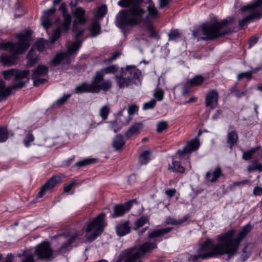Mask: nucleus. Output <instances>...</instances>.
<instances>
[{"label":"nucleus","mask_w":262,"mask_h":262,"mask_svg":"<svg viewBox=\"0 0 262 262\" xmlns=\"http://www.w3.org/2000/svg\"><path fill=\"white\" fill-rule=\"evenodd\" d=\"M12 92V88L6 86L5 82L0 80V101L6 100L10 95Z\"/></svg>","instance_id":"nucleus-25"},{"label":"nucleus","mask_w":262,"mask_h":262,"mask_svg":"<svg viewBox=\"0 0 262 262\" xmlns=\"http://www.w3.org/2000/svg\"><path fill=\"white\" fill-rule=\"evenodd\" d=\"M78 235L77 233L71 235L66 238V240L63 242L60 247L58 250L59 254L65 253L69 251L71 247V245L77 238Z\"/></svg>","instance_id":"nucleus-20"},{"label":"nucleus","mask_w":262,"mask_h":262,"mask_svg":"<svg viewBox=\"0 0 262 262\" xmlns=\"http://www.w3.org/2000/svg\"><path fill=\"white\" fill-rule=\"evenodd\" d=\"M168 127V122L165 121H160L157 124L156 130L158 133H161L163 131L167 129Z\"/></svg>","instance_id":"nucleus-42"},{"label":"nucleus","mask_w":262,"mask_h":262,"mask_svg":"<svg viewBox=\"0 0 262 262\" xmlns=\"http://www.w3.org/2000/svg\"><path fill=\"white\" fill-rule=\"evenodd\" d=\"M234 21L232 17H228L220 21L215 20L212 22L204 23L200 25L199 29L192 31V35L200 40L207 41L214 40L232 32L231 29L227 27Z\"/></svg>","instance_id":"nucleus-3"},{"label":"nucleus","mask_w":262,"mask_h":262,"mask_svg":"<svg viewBox=\"0 0 262 262\" xmlns=\"http://www.w3.org/2000/svg\"><path fill=\"white\" fill-rule=\"evenodd\" d=\"M61 30L60 28H57L53 33V36L51 39V43H54V42L60 36Z\"/></svg>","instance_id":"nucleus-49"},{"label":"nucleus","mask_w":262,"mask_h":262,"mask_svg":"<svg viewBox=\"0 0 262 262\" xmlns=\"http://www.w3.org/2000/svg\"><path fill=\"white\" fill-rule=\"evenodd\" d=\"M253 194L255 195H262V188L260 187H255L253 190Z\"/></svg>","instance_id":"nucleus-61"},{"label":"nucleus","mask_w":262,"mask_h":262,"mask_svg":"<svg viewBox=\"0 0 262 262\" xmlns=\"http://www.w3.org/2000/svg\"><path fill=\"white\" fill-rule=\"evenodd\" d=\"M247 170L250 172L252 171H262V164L259 163L257 159H254L251 162L250 165L247 167Z\"/></svg>","instance_id":"nucleus-31"},{"label":"nucleus","mask_w":262,"mask_h":262,"mask_svg":"<svg viewBox=\"0 0 262 262\" xmlns=\"http://www.w3.org/2000/svg\"><path fill=\"white\" fill-rule=\"evenodd\" d=\"M176 192V190L175 189H168L165 191V194L169 198H172L174 196V194Z\"/></svg>","instance_id":"nucleus-59"},{"label":"nucleus","mask_w":262,"mask_h":262,"mask_svg":"<svg viewBox=\"0 0 262 262\" xmlns=\"http://www.w3.org/2000/svg\"><path fill=\"white\" fill-rule=\"evenodd\" d=\"M154 96L158 101H161L163 99L164 93L162 90H157L155 91Z\"/></svg>","instance_id":"nucleus-51"},{"label":"nucleus","mask_w":262,"mask_h":262,"mask_svg":"<svg viewBox=\"0 0 262 262\" xmlns=\"http://www.w3.org/2000/svg\"><path fill=\"white\" fill-rule=\"evenodd\" d=\"M204 80V78L201 75H199L190 80H188L187 82L192 87L201 85Z\"/></svg>","instance_id":"nucleus-34"},{"label":"nucleus","mask_w":262,"mask_h":262,"mask_svg":"<svg viewBox=\"0 0 262 262\" xmlns=\"http://www.w3.org/2000/svg\"><path fill=\"white\" fill-rule=\"evenodd\" d=\"M250 224L244 226L236 237H234L235 230L230 229L228 231L216 236L217 243L212 239L207 237L198 249L197 254L187 255L189 262H195L200 259L218 257L224 255H227V260L234 256L237 253L241 242L251 230Z\"/></svg>","instance_id":"nucleus-1"},{"label":"nucleus","mask_w":262,"mask_h":262,"mask_svg":"<svg viewBox=\"0 0 262 262\" xmlns=\"http://www.w3.org/2000/svg\"><path fill=\"white\" fill-rule=\"evenodd\" d=\"M238 139V135L235 130H232L228 133L226 142L231 149L236 144Z\"/></svg>","instance_id":"nucleus-27"},{"label":"nucleus","mask_w":262,"mask_h":262,"mask_svg":"<svg viewBox=\"0 0 262 262\" xmlns=\"http://www.w3.org/2000/svg\"><path fill=\"white\" fill-rule=\"evenodd\" d=\"M118 70L117 65L113 64L103 68L97 71L91 83L86 82L77 85L75 89V93L81 94L84 93H98L101 90L107 91L112 86V81L107 79L103 80L105 74H114Z\"/></svg>","instance_id":"nucleus-4"},{"label":"nucleus","mask_w":262,"mask_h":262,"mask_svg":"<svg viewBox=\"0 0 262 262\" xmlns=\"http://www.w3.org/2000/svg\"><path fill=\"white\" fill-rule=\"evenodd\" d=\"M96 160L94 158H87L76 162V165L79 167L84 166L95 163Z\"/></svg>","instance_id":"nucleus-43"},{"label":"nucleus","mask_w":262,"mask_h":262,"mask_svg":"<svg viewBox=\"0 0 262 262\" xmlns=\"http://www.w3.org/2000/svg\"><path fill=\"white\" fill-rule=\"evenodd\" d=\"M143 0H121L118 4L121 7H128L127 10H122L116 16V25L124 30L127 26L137 25L143 20L145 11L139 5Z\"/></svg>","instance_id":"nucleus-2"},{"label":"nucleus","mask_w":262,"mask_h":262,"mask_svg":"<svg viewBox=\"0 0 262 262\" xmlns=\"http://www.w3.org/2000/svg\"><path fill=\"white\" fill-rule=\"evenodd\" d=\"M199 146V140L197 139H194L188 142L182 149L178 150L177 154L179 157H182L197 150Z\"/></svg>","instance_id":"nucleus-18"},{"label":"nucleus","mask_w":262,"mask_h":262,"mask_svg":"<svg viewBox=\"0 0 262 262\" xmlns=\"http://www.w3.org/2000/svg\"><path fill=\"white\" fill-rule=\"evenodd\" d=\"M71 96V94L64 95L61 98L58 99L56 101V103L58 105H59V106L62 105L67 101V100L70 98Z\"/></svg>","instance_id":"nucleus-48"},{"label":"nucleus","mask_w":262,"mask_h":262,"mask_svg":"<svg viewBox=\"0 0 262 262\" xmlns=\"http://www.w3.org/2000/svg\"><path fill=\"white\" fill-rule=\"evenodd\" d=\"M247 11L249 14L239 21L238 27L240 29L247 23L262 17V0H257L254 3L247 5L241 8L242 12Z\"/></svg>","instance_id":"nucleus-9"},{"label":"nucleus","mask_w":262,"mask_h":262,"mask_svg":"<svg viewBox=\"0 0 262 262\" xmlns=\"http://www.w3.org/2000/svg\"><path fill=\"white\" fill-rule=\"evenodd\" d=\"M29 74V71L27 70L19 71L17 70L12 69L3 72V75L6 80L14 78L15 80H19L27 78Z\"/></svg>","instance_id":"nucleus-14"},{"label":"nucleus","mask_w":262,"mask_h":262,"mask_svg":"<svg viewBox=\"0 0 262 262\" xmlns=\"http://www.w3.org/2000/svg\"><path fill=\"white\" fill-rule=\"evenodd\" d=\"M150 152L148 150L143 151L139 157V161L141 164H146L149 161Z\"/></svg>","instance_id":"nucleus-38"},{"label":"nucleus","mask_w":262,"mask_h":262,"mask_svg":"<svg viewBox=\"0 0 262 262\" xmlns=\"http://www.w3.org/2000/svg\"><path fill=\"white\" fill-rule=\"evenodd\" d=\"M168 169L174 172L184 173L185 168L178 161H172L171 165H169Z\"/></svg>","instance_id":"nucleus-33"},{"label":"nucleus","mask_w":262,"mask_h":262,"mask_svg":"<svg viewBox=\"0 0 262 262\" xmlns=\"http://www.w3.org/2000/svg\"><path fill=\"white\" fill-rule=\"evenodd\" d=\"M120 55V53L119 52H116V53H114L111 57H110V58L106 59L105 60V61L107 62H112L113 61L116 60L117 58H118L119 56Z\"/></svg>","instance_id":"nucleus-56"},{"label":"nucleus","mask_w":262,"mask_h":262,"mask_svg":"<svg viewBox=\"0 0 262 262\" xmlns=\"http://www.w3.org/2000/svg\"><path fill=\"white\" fill-rule=\"evenodd\" d=\"M82 40H76L67 43V52L57 54L51 60V63L56 66L59 64H69L71 61L70 56L76 54L81 46Z\"/></svg>","instance_id":"nucleus-8"},{"label":"nucleus","mask_w":262,"mask_h":262,"mask_svg":"<svg viewBox=\"0 0 262 262\" xmlns=\"http://www.w3.org/2000/svg\"><path fill=\"white\" fill-rule=\"evenodd\" d=\"M191 87L192 86L187 82L185 83L183 87V95L186 96L189 93Z\"/></svg>","instance_id":"nucleus-54"},{"label":"nucleus","mask_w":262,"mask_h":262,"mask_svg":"<svg viewBox=\"0 0 262 262\" xmlns=\"http://www.w3.org/2000/svg\"><path fill=\"white\" fill-rule=\"evenodd\" d=\"M134 202H136V199L130 200L124 204L115 205L113 208L114 213L112 214V216H122L130 209Z\"/></svg>","instance_id":"nucleus-16"},{"label":"nucleus","mask_w":262,"mask_h":262,"mask_svg":"<svg viewBox=\"0 0 262 262\" xmlns=\"http://www.w3.org/2000/svg\"><path fill=\"white\" fill-rule=\"evenodd\" d=\"M53 251L49 242H43L37 245L34 251L35 255L38 259L50 260L52 258Z\"/></svg>","instance_id":"nucleus-12"},{"label":"nucleus","mask_w":262,"mask_h":262,"mask_svg":"<svg viewBox=\"0 0 262 262\" xmlns=\"http://www.w3.org/2000/svg\"><path fill=\"white\" fill-rule=\"evenodd\" d=\"M147 224H149V217L148 216L143 215L135 222L133 229L136 231L138 230Z\"/></svg>","instance_id":"nucleus-28"},{"label":"nucleus","mask_w":262,"mask_h":262,"mask_svg":"<svg viewBox=\"0 0 262 262\" xmlns=\"http://www.w3.org/2000/svg\"><path fill=\"white\" fill-rule=\"evenodd\" d=\"M188 218V216H184L182 219H181L179 220H176L175 219L169 217L166 219V223L167 224H170V225H180L182 223L186 222Z\"/></svg>","instance_id":"nucleus-35"},{"label":"nucleus","mask_w":262,"mask_h":262,"mask_svg":"<svg viewBox=\"0 0 262 262\" xmlns=\"http://www.w3.org/2000/svg\"><path fill=\"white\" fill-rule=\"evenodd\" d=\"M172 229V227H167L165 228L154 229L148 232L147 237L149 239L161 237L165 234L169 233Z\"/></svg>","instance_id":"nucleus-23"},{"label":"nucleus","mask_w":262,"mask_h":262,"mask_svg":"<svg viewBox=\"0 0 262 262\" xmlns=\"http://www.w3.org/2000/svg\"><path fill=\"white\" fill-rule=\"evenodd\" d=\"M138 111V107L136 104L129 106L128 108V113L129 115H132Z\"/></svg>","instance_id":"nucleus-52"},{"label":"nucleus","mask_w":262,"mask_h":262,"mask_svg":"<svg viewBox=\"0 0 262 262\" xmlns=\"http://www.w3.org/2000/svg\"><path fill=\"white\" fill-rule=\"evenodd\" d=\"M156 104V101L155 99H152L149 102L145 103L143 106V109L144 110L152 109Z\"/></svg>","instance_id":"nucleus-47"},{"label":"nucleus","mask_w":262,"mask_h":262,"mask_svg":"<svg viewBox=\"0 0 262 262\" xmlns=\"http://www.w3.org/2000/svg\"><path fill=\"white\" fill-rule=\"evenodd\" d=\"M222 114V111L221 110H217L216 111V112L214 113V114L212 116V119L213 120H216Z\"/></svg>","instance_id":"nucleus-64"},{"label":"nucleus","mask_w":262,"mask_h":262,"mask_svg":"<svg viewBox=\"0 0 262 262\" xmlns=\"http://www.w3.org/2000/svg\"><path fill=\"white\" fill-rule=\"evenodd\" d=\"M147 11L149 16L151 17L156 18L158 16V11L152 2L149 3L147 6Z\"/></svg>","instance_id":"nucleus-37"},{"label":"nucleus","mask_w":262,"mask_h":262,"mask_svg":"<svg viewBox=\"0 0 262 262\" xmlns=\"http://www.w3.org/2000/svg\"><path fill=\"white\" fill-rule=\"evenodd\" d=\"M76 184V182H71V183H70L69 185H68L67 186H66L64 188V191L66 192H69L71 190V189L72 188V187Z\"/></svg>","instance_id":"nucleus-60"},{"label":"nucleus","mask_w":262,"mask_h":262,"mask_svg":"<svg viewBox=\"0 0 262 262\" xmlns=\"http://www.w3.org/2000/svg\"><path fill=\"white\" fill-rule=\"evenodd\" d=\"M252 76L251 75V73H250V71H248L246 72L241 73L238 74L237 78L238 81L242 80L244 78H246L248 80H250L252 78Z\"/></svg>","instance_id":"nucleus-46"},{"label":"nucleus","mask_w":262,"mask_h":262,"mask_svg":"<svg viewBox=\"0 0 262 262\" xmlns=\"http://www.w3.org/2000/svg\"><path fill=\"white\" fill-rule=\"evenodd\" d=\"M100 32V24L97 21H95L91 25L90 27V32L93 36L98 35Z\"/></svg>","instance_id":"nucleus-36"},{"label":"nucleus","mask_w":262,"mask_h":262,"mask_svg":"<svg viewBox=\"0 0 262 262\" xmlns=\"http://www.w3.org/2000/svg\"><path fill=\"white\" fill-rule=\"evenodd\" d=\"M157 248V241L145 242L138 249L131 248L122 251L116 262H142L140 259Z\"/></svg>","instance_id":"nucleus-5"},{"label":"nucleus","mask_w":262,"mask_h":262,"mask_svg":"<svg viewBox=\"0 0 262 262\" xmlns=\"http://www.w3.org/2000/svg\"><path fill=\"white\" fill-rule=\"evenodd\" d=\"M141 76L140 70L134 66H127L125 69L121 68V75H116L115 79L117 85L120 89L127 88L133 83L134 80H139Z\"/></svg>","instance_id":"nucleus-7"},{"label":"nucleus","mask_w":262,"mask_h":262,"mask_svg":"<svg viewBox=\"0 0 262 262\" xmlns=\"http://www.w3.org/2000/svg\"><path fill=\"white\" fill-rule=\"evenodd\" d=\"M2 63L7 66H11L16 62V57L8 54L2 55L0 57Z\"/></svg>","instance_id":"nucleus-30"},{"label":"nucleus","mask_w":262,"mask_h":262,"mask_svg":"<svg viewBox=\"0 0 262 262\" xmlns=\"http://www.w3.org/2000/svg\"><path fill=\"white\" fill-rule=\"evenodd\" d=\"M219 95L215 90L209 91L205 97V105L207 107H210L211 109L215 108L218 104Z\"/></svg>","instance_id":"nucleus-19"},{"label":"nucleus","mask_w":262,"mask_h":262,"mask_svg":"<svg viewBox=\"0 0 262 262\" xmlns=\"http://www.w3.org/2000/svg\"><path fill=\"white\" fill-rule=\"evenodd\" d=\"M21 262H34L33 255L29 254L27 255L22 259Z\"/></svg>","instance_id":"nucleus-58"},{"label":"nucleus","mask_w":262,"mask_h":262,"mask_svg":"<svg viewBox=\"0 0 262 262\" xmlns=\"http://www.w3.org/2000/svg\"><path fill=\"white\" fill-rule=\"evenodd\" d=\"M9 136V133L6 127H0V142L6 141Z\"/></svg>","instance_id":"nucleus-41"},{"label":"nucleus","mask_w":262,"mask_h":262,"mask_svg":"<svg viewBox=\"0 0 262 262\" xmlns=\"http://www.w3.org/2000/svg\"><path fill=\"white\" fill-rule=\"evenodd\" d=\"M47 42L43 39H39L35 43V47L38 51L40 52L42 51L46 48Z\"/></svg>","instance_id":"nucleus-44"},{"label":"nucleus","mask_w":262,"mask_h":262,"mask_svg":"<svg viewBox=\"0 0 262 262\" xmlns=\"http://www.w3.org/2000/svg\"><path fill=\"white\" fill-rule=\"evenodd\" d=\"M105 217V213H101L87 225L85 232H93V233L87 237L89 241H94L102 233L106 225L104 222Z\"/></svg>","instance_id":"nucleus-10"},{"label":"nucleus","mask_w":262,"mask_h":262,"mask_svg":"<svg viewBox=\"0 0 262 262\" xmlns=\"http://www.w3.org/2000/svg\"><path fill=\"white\" fill-rule=\"evenodd\" d=\"M107 13V7L103 5L98 8L96 16L97 18H102Z\"/></svg>","instance_id":"nucleus-40"},{"label":"nucleus","mask_w":262,"mask_h":262,"mask_svg":"<svg viewBox=\"0 0 262 262\" xmlns=\"http://www.w3.org/2000/svg\"><path fill=\"white\" fill-rule=\"evenodd\" d=\"M142 127V123L140 122L136 123L134 125L130 127V128L125 133V137L127 139H129L133 135L139 134L140 130Z\"/></svg>","instance_id":"nucleus-26"},{"label":"nucleus","mask_w":262,"mask_h":262,"mask_svg":"<svg viewBox=\"0 0 262 262\" xmlns=\"http://www.w3.org/2000/svg\"><path fill=\"white\" fill-rule=\"evenodd\" d=\"M110 112V107L107 105H104L102 106L100 110V116L103 119V120H105L107 118Z\"/></svg>","instance_id":"nucleus-39"},{"label":"nucleus","mask_w":262,"mask_h":262,"mask_svg":"<svg viewBox=\"0 0 262 262\" xmlns=\"http://www.w3.org/2000/svg\"><path fill=\"white\" fill-rule=\"evenodd\" d=\"M61 181V177L58 176L52 177L43 186H42L40 190L38 193L37 197L40 198L48 191L52 189L55 185Z\"/></svg>","instance_id":"nucleus-15"},{"label":"nucleus","mask_w":262,"mask_h":262,"mask_svg":"<svg viewBox=\"0 0 262 262\" xmlns=\"http://www.w3.org/2000/svg\"><path fill=\"white\" fill-rule=\"evenodd\" d=\"M250 180H245L239 182H233L232 184L233 188H234L236 186H239L241 185H245L249 183H250Z\"/></svg>","instance_id":"nucleus-55"},{"label":"nucleus","mask_w":262,"mask_h":262,"mask_svg":"<svg viewBox=\"0 0 262 262\" xmlns=\"http://www.w3.org/2000/svg\"><path fill=\"white\" fill-rule=\"evenodd\" d=\"M73 14L76 19L73 22V31L76 33V38H78L83 34L84 31L83 29L79 30L77 26L78 25H82L85 23L86 18L84 15L85 11L81 8L79 7L75 10Z\"/></svg>","instance_id":"nucleus-11"},{"label":"nucleus","mask_w":262,"mask_h":262,"mask_svg":"<svg viewBox=\"0 0 262 262\" xmlns=\"http://www.w3.org/2000/svg\"><path fill=\"white\" fill-rule=\"evenodd\" d=\"M48 73V67L43 65H38L32 72V79L35 86H38L45 83L47 80L43 78Z\"/></svg>","instance_id":"nucleus-13"},{"label":"nucleus","mask_w":262,"mask_h":262,"mask_svg":"<svg viewBox=\"0 0 262 262\" xmlns=\"http://www.w3.org/2000/svg\"><path fill=\"white\" fill-rule=\"evenodd\" d=\"M56 9L54 7L45 11L41 17V24L45 29H47L52 25V16L55 13Z\"/></svg>","instance_id":"nucleus-21"},{"label":"nucleus","mask_w":262,"mask_h":262,"mask_svg":"<svg viewBox=\"0 0 262 262\" xmlns=\"http://www.w3.org/2000/svg\"><path fill=\"white\" fill-rule=\"evenodd\" d=\"M252 156L247 151H244L243 155V158L245 160H249L252 158Z\"/></svg>","instance_id":"nucleus-63"},{"label":"nucleus","mask_w":262,"mask_h":262,"mask_svg":"<svg viewBox=\"0 0 262 262\" xmlns=\"http://www.w3.org/2000/svg\"><path fill=\"white\" fill-rule=\"evenodd\" d=\"M222 176L223 174L221 168L220 166H217L213 171L209 170L206 173L205 179L207 182L214 183Z\"/></svg>","instance_id":"nucleus-22"},{"label":"nucleus","mask_w":262,"mask_h":262,"mask_svg":"<svg viewBox=\"0 0 262 262\" xmlns=\"http://www.w3.org/2000/svg\"><path fill=\"white\" fill-rule=\"evenodd\" d=\"M169 4V0H159V6L161 8H163Z\"/></svg>","instance_id":"nucleus-62"},{"label":"nucleus","mask_w":262,"mask_h":262,"mask_svg":"<svg viewBox=\"0 0 262 262\" xmlns=\"http://www.w3.org/2000/svg\"><path fill=\"white\" fill-rule=\"evenodd\" d=\"M247 91H248L247 90H245V91H241L239 90H236L233 91V93L236 97L239 98L242 97L244 96L245 95H246V94L247 93Z\"/></svg>","instance_id":"nucleus-53"},{"label":"nucleus","mask_w":262,"mask_h":262,"mask_svg":"<svg viewBox=\"0 0 262 262\" xmlns=\"http://www.w3.org/2000/svg\"><path fill=\"white\" fill-rule=\"evenodd\" d=\"M38 55L36 53V50L34 48V46L31 48V49L27 55V59L28 60L27 64L29 67L33 66L35 63H36L38 60Z\"/></svg>","instance_id":"nucleus-29"},{"label":"nucleus","mask_w":262,"mask_h":262,"mask_svg":"<svg viewBox=\"0 0 262 262\" xmlns=\"http://www.w3.org/2000/svg\"><path fill=\"white\" fill-rule=\"evenodd\" d=\"M124 144L125 141L121 135L118 134L115 136L113 142V145L116 150L121 149L124 146Z\"/></svg>","instance_id":"nucleus-32"},{"label":"nucleus","mask_w":262,"mask_h":262,"mask_svg":"<svg viewBox=\"0 0 262 262\" xmlns=\"http://www.w3.org/2000/svg\"><path fill=\"white\" fill-rule=\"evenodd\" d=\"M34 140V137L31 133H29L24 140V143L26 147L30 145V143Z\"/></svg>","instance_id":"nucleus-45"},{"label":"nucleus","mask_w":262,"mask_h":262,"mask_svg":"<svg viewBox=\"0 0 262 262\" xmlns=\"http://www.w3.org/2000/svg\"><path fill=\"white\" fill-rule=\"evenodd\" d=\"M131 227L129 226V221L119 224L116 227V231L119 236H124L130 233Z\"/></svg>","instance_id":"nucleus-24"},{"label":"nucleus","mask_w":262,"mask_h":262,"mask_svg":"<svg viewBox=\"0 0 262 262\" xmlns=\"http://www.w3.org/2000/svg\"><path fill=\"white\" fill-rule=\"evenodd\" d=\"M169 39L174 40L180 37V33L177 30H171L168 34Z\"/></svg>","instance_id":"nucleus-50"},{"label":"nucleus","mask_w":262,"mask_h":262,"mask_svg":"<svg viewBox=\"0 0 262 262\" xmlns=\"http://www.w3.org/2000/svg\"><path fill=\"white\" fill-rule=\"evenodd\" d=\"M24 85H25V82L22 81H20L17 83H15V84H14L12 86H11L10 87L12 88V90L13 89L22 88L24 86Z\"/></svg>","instance_id":"nucleus-57"},{"label":"nucleus","mask_w":262,"mask_h":262,"mask_svg":"<svg viewBox=\"0 0 262 262\" xmlns=\"http://www.w3.org/2000/svg\"><path fill=\"white\" fill-rule=\"evenodd\" d=\"M32 32L30 30H24L17 34L18 41L16 43L10 41L0 43V49L9 50L15 55H18L25 52L30 47Z\"/></svg>","instance_id":"nucleus-6"},{"label":"nucleus","mask_w":262,"mask_h":262,"mask_svg":"<svg viewBox=\"0 0 262 262\" xmlns=\"http://www.w3.org/2000/svg\"><path fill=\"white\" fill-rule=\"evenodd\" d=\"M59 10L62 12V17L63 18V22L62 23L60 21L59 19L56 20L55 23L57 25H61L63 31H67L69 29L71 23V16L70 14L67 13V6L64 3H62L60 8Z\"/></svg>","instance_id":"nucleus-17"}]
</instances>
